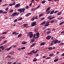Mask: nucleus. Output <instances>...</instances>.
I'll list each match as a JSON object with an SVG mask.
<instances>
[{"instance_id": "8", "label": "nucleus", "mask_w": 64, "mask_h": 64, "mask_svg": "<svg viewBox=\"0 0 64 64\" xmlns=\"http://www.w3.org/2000/svg\"><path fill=\"white\" fill-rule=\"evenodd\" d=\"M2 50H3L5 49V48L4 47V46H0V49H1Z\"/></svg>"}, {"instance_id": "29", "label": "nucleus", "mask_w": 64, "mask_h": 64, "mask_svg": "<svg viewBox=\"0 0 64 64\" xmlns=\"http://www.w3.org/2000/svg\"><path fill=\"white\" fill-rule=\"evenodd\" d=\"M45 2H46V1L44 0L42 2V4H43L44 3H45Z\"/></svg>"}, {"instance_id": "31", "label": "nucleus", "mask_w": 64, "mask_h": 64, "mask_svg": "<svg viewBox=\"0 0 64 64\" xmlns=\"http://www.w3.org/2000/svg\"><path fill=\"white\" fill-rule=\"evenodd\" d=\"M55 18V16L52 17L50 18L49 20H51V19H53V18Z\"/></svg>"}, {"instance_id": "60", "label": "nucleus", "mask_w": 64, "mask_h": 64, "mask_svg": "<svg viewBox=\"0 0 64 64\" xmlns=\"http://www.w3.org/2000/svg\"><path fill=\"white\" fill-rule=\"evenodd\" d=\"M43 58H46V56H44L42 57Z\"/></svg>"}, {"instance_id": "61", "label": "nucleus", "mask_w": 64, "mask_h": 64, "mask_svg": "<svg viewBox=\"0 0 64 64\" xmlns=\"http://www.w3.org/2000/svg\"><path fill=\"white\" fill-rule=\"evenodd\" d=\"M49 25V24H47L45 25V26H48V25Z\"/></svg>"}, {"instance_id": "56", "label": "nucleus", "mask_w": 64, "mask_h": 64, "mask_svg": "<svg viewBox=\"0 0 64 64\" xmlns=\"http://www.w3.org/2000/svg\"><path fill=\"white\" fill-rule=\"evenodd\" d=\"M54 22V21L52 20L50 22V23H53Z\"/></svg>"}, {"instance_id": "2", "label": "nucleus", "mask_w": 64, "mask_h": 64, "mask_svg": "<svg viewBox=\"0 0 64 64\" xmlns=\"http://www.w3.org/2000/svg\"><path fill=\"white\" fill-rule=\"evenodd\" d=\"M31 25L32 27H33V26H36V22H33L31 24Z\"/></svg>"}, {"instance_id": "62", "label": "nucleus", "mask_w": 64, "mask_h": 64, "mask_svg": "<svg viewBox=\"0 0 64 64\" xmlns=\"http://www.w3.org/2000/svg\"><path fill=\"white\" fill-rule=\"evenodd\" d=\"M21 50V48H19L18 49V50Z\"/></svg>"}, {"instance_id": "33", "label": "nucleus", "mask_w": 64, "mask_h": 64, "mask_svg": "<svg viewBox=\"0 0 64 64\" xmlns=\"http://www.w3.org/2000/svg\"><path fill=\"white\" fill-rule=\"evenodd\" d=\"M64 22H63L60 23L59 24L60 25H62V24H64Z\"/></svg>"}, {"instance_id": "17", "label": "nucleus", "mask_w": 64, "mask_h": 64, "mask_svg": "<svg viewBox=\"0 0 64 64\" xmlns=\"http://www.w3.org/2000/svg\"><path fill=\"white\" fill-rule=\"evenodd\" d=\"M27 42H26L24 41L22 42V44H27Z\"/></svg>"}, {"instance_id": "43", "label": "nucleus", "mask_w": 64, "mask_h": 64, "mask_svg": "<svg viewBox=\"0 0 64 64\" xmlns=\"http://www.w3.org/2000/svg\"><path fill=\"white\" fill-rule=\"evenodd\" d=\"M7 13V12H2V14H6Z\"/></svg>"}, {"instance_id": "23", "label": "nucleus", "mask_w": 64, "mask_h": 64, "mask_svg": "<svg viewBox=\"0 0 64 64\" xmlns=\"http://www.w3.org/2000/svg\"><path fill=\"white\" fill-rule=\"evenodd\" d=\"M53 56H54V54H49V56L52 57Z\"/></svg>"}, {"instance_id": "59", "label": "nucleus", "mask_w": 64, "mask_h": 64, "mask_svg": "<svg viewBox=\"0 0 64 64\" xmlns=\"http://www.w3.org/2000/svg\"><path fill=\"white\" fill-rule=\"evenodd\" d=\"M50 57H48L46 59H50Z\"/></svg>"}, {"instance_id": "48", "label": "nucleus", "mask_w": 64, "mask_h": 64, "mask_svg": "<svg viewBox=\"0 0 64 64\" xmlns=\"http://www.w3.org/2000/svg\"><path fill=\"white\" fill-rule=\"evenodd\" d=\"M31 52H32V53H33L34 54V52H35V50H32Z\"/></svg>"}, {"instance_id": "47", "label": "nucleus", "mask_w": 64, "mask_h": 64, "mask_svg": "<svg viewBox=\"0 0 64 64\" xmlns=\"http://www.w3.org/2000/svg\"><path fill=\"white\" fill-rule=\"evenodd\" d=\"M36 36V34H34V37H33L34 38H36V37H35Z\"/></svg>"}, {"instance_id": "45", "label": "nucleus", "mask_w": 64, "mask_h": 64, "mask_svg": "<svg viewBox=\"0 0 64 64\" xmlns=\"http://www.w3.org/2000/svg\"><path fill=\"white\" fill-rule=\"evenodd\" d=\"M27 25H28V24H23V26H26Z\"/></svg>"}, {"instance_id": "52", "label": "nucleus", "mask_w": 64, "mask_h": 64, "mask_svg": "<svg viewBox=\"0 0 64 64\" xmlns=\"http://www.w3.org/2000/svg\"><path fill=\"white\" fill-rule=\"evenodd\" d=\"M40 5L38 6L36 8V9H38V8H39L40 7Z\"/></svg>"}, {"instance_id": "4", "label": "nucleus", "mask_w": 64, "mask_h": 64, "mask_svg": "<svg viewBox=\"0 0 64 64\" xmlns=\"http://www.w3.org/2000/svg\"><path fill=\"white\" fill-rule=\"evenodd\" d=\"M36 36H38L36 38V39H37L39 37V33L38 32L36 34Z\"/></svg>"}, {"instance_id": "34", "label": "nucleus", "mask_w": 64, "mask_h": 64, "mask_svg": "<svg viewBox=\"0 0 64 64\" xmlns=\"http://www.w3.org/2000/svg\"><path fill=\"white\" fill-rule=\"evenodd\" d=\"M18 12H20H20L21 11V8L18 9Z\"/></svg>"}, {"instance_id": "1", "label": "nucleus", "mask_w": 64, "mask_h": 64, "mask_svg": "<svg viewBox=\"0 0 64 64\" xmlns=\"http://www.w3.org/2000/svg\"><path fill=\"white\" fill-rule=\"evenodd\" d=\"M28 35H29L30 38H32L33 36V32H30L28 34Z\"/></svg>"}, {"instance_id": "10", "label": "nucleus", "mask_w": 64, "mask_h": 64, "mask_svg": "<svg viewBox=\"0 0 64 64\" xmlns=\"http://www.w3.org/2000/svg\"><path fill=\"white\" fill-rule=\"evenodd\" d=\"M58 41V40H54V44H56V43H57V42Z\"/></svg>"}, {"instance_id": "19", "label": "nucleus", "mask_w": 64, "mask_h": 64, "mask_svg": "<svg viewBox=\"0 0 64 64\" xmlns=\"http://www.w3.org/2000/svg\"><path fill=\"white\" fill-rule=\"evenodd\" d=\"M17 13V12H14V13L12 15V16H15V15H16V14Z\"/></svg>"}, {"instance_id": "24", "label": "nucleus", "mask_w": 64, "mask_h": 64, "mask_svg": "<svg viewBox=\"0 0 64 64\" xmlns=\"http://www.w3.org/2000/svg\"><path fill=\"white\" fill-rule=\"evenodd\" d=\"M54 42V41H52L51 42L52 43L50 44V45L52 46V45H53V44H54V42Z\"/></svg>"}, {"instance_id": "6", "label": "nucleus", "mask_w": 64, "mask_h": 64, "mask_svg": "<svg viewBox=\"0 0 64 64\" xmlns=\"http://www.w3.org/2000/svg\"><path fill=\"white\" fill-rule=\"evenodd\" d=\"M20 6V4H16L15 6V8H18V7H19Z\"/></svg>"}, {"instance_id": "54", "label": "nucleus", "mask_w": 64, "mask_h": 64, "mask_svg": "<svg viewBox=\"0 0 64 64\" xmlns=\"http://www.w3.org/2000/svg\"><path fill=\"white\" fill-rule=\"evenodd\" d=\"M59 11V10H56V11H55L54 12V14L56 13L57 12H58Z\"/></svg>"}, {"instance_id": "42", "label": "nucleus", "mask_w": 64, "mask_h": 64, "mask_svg": "<svg viewBox=\"0 0 64 64\" xmlns=\"http://www.w3.org/2000/svg\"><path fill=\"white\" fill-rule=\"evenodd\" d=\"M17 19H15L14 21V22H16L17 21Z\"/></svg>"}, {"instance_id": "36", "label": "nucleus", "mask_w": 64, "mask_h": 64, "mask_svg": "<svg viewBox=\"0 0 64 64\" xmlns=\"http://www.w3.org/2000/svg\"><path fill=\"white\" fill-rule=\"evenodd\" d=\"M16 32H17L14 31V32H13L12 34H13V35H14V34H16Z\"/></svg>"}, {"instance_id": "53", "label": "nucleus", "mask_w": 64, "mask_h": 64, "mask_svg": "<svg viewBox=\"0 0 64 64\" xmlns=\"http://www.w3.org/2000/svg\"><path fill=\"white\" fill-rule=\"evenodd\" d=\"M40 5L38 6L36 8V9H38V8H39L40 7Z\"/></svg>"}, {"instance_id": "64", "label": "nucleus", "mask_w": 64, "mask_h": 64, "mask_svg": "<svg viewBox=\"0 0 64 64\" xmlns=\"http://www.w3.org/2000/svg\"><path fill=\"white\" fill-rule=\"evenodd\" d=\"M19 12H16V15H19Z\"/></svg>"}, {"instance_id": "25", "label": "nucleus", "mask_w": 64, "mask_h": 64, "mask_svg": "<svg viewBox=\"0 0 64 64\" xmlns=\"http://www.w3.org/2000/svg\"><path fill=\"white\" fill-rule=\"evenodd\" d=\"M61 14H62V12H60L58 13L57 15H61Z\"/></svg>"}, {"instance_id": "5", "label": "nucleus", "mask_w": 64, "mask_h": 64, "mask_svg": "<svg viewBox=\"0 0 64 64\" xmlns=\"http://www.w3.org/2000/svg\"><path fill=\"white\" fill-rule=\"evenodd\" d=\"M25 10V8H21V11L20 12V13H22V12H24V11Z\"/></svg>"}, {"instance_id": "50", "label": "nucleus", "mask_w": 64, "mask_h": 64, "mask_svg": "<svg viewBox=\"0 0 64 64\" xmlns=\"http://www.w3.org/2000/svg\"><path fill=\"white\" fill-rule=\"evenodd\" d=\"M34 20H35V17H34L32 20V21H34Z\"/></svg>"}, {"instance_id": "11", "label": "nucleus", "mask_w": 64, "mask_h": 64, "mask_svg": "<svg viewBox=\"0 0 64 64\" xmlns=\"http://www.w3.org/2000/svg\"><path fill=\"white\" fill-rule=\"evenodd\" d=\"M12 48V47L11 46L8 48H6V51H9V50H10Z\"/></svg>"}, {"instance_id": "14", "label": "nucleus", "mask_w": 64, "mask_h": 64, "mask_svg": "<svg viewBox=\"0 0 64 64\" xmlns=\"http://www.w3.org/2000/svg\"><path fill=\"white\" fill-rule=\"evenodd\" d=\"M50 7L48 8L46 10V12H48V11L49 10H50Z\"/></svg>"}, {"instance_id": "58", "label": "nucleus", "mask_w": 64, "mask_h": 64, "mask_svg": "<svg viewBox=\"0 0 64 64\" xmlns=\"http://www.w3.org/2000/svg\"><path fill=\"white\" fill-rule=\"evenodd\" d=\"M32 54V52H30V53H29L28 54L29 55H30V54Z\"/></svg>"}, {"instance_id": "46", "label": "nucleus", "mask_w": 64, "mask_h": 64, "mask_svg": "<svg viewBox=\"0 0 64 64\" xmlns=\"http://www.w3.org/2000/svg\"><path fill=\"white\" fill-rule=\"evenodd\" d=\"M5 10V11H8V8H6Z\"/></svg>"}, {"instance_id": "32", "label": "nucleus", "mask_w": 64, "mask_h": 64, "mask_svg": "<svg viewBox=\"0 0 64 64\" xmlns=\"http://www.w3.org/2000/svg\"><path fill=\"white\" fill-rule=\"evenodd\" d=\"M7 34V32H4L2 33V34Z\"/></svg>"}, {"instance_id": "30", "label": "nucleus", "mask_w": 64, "mask_h": 64, "mask_svg": "<svg viewBox=\"0 0 64 64\" xmlns=\"http://www.w3.org/2000/svg\"><path fill=\"white\" fill-rule=\"evenodd\" d=\"M43 14H40L39 15V17H42L43 16Z\"/></svg>"}, {"instance_id": "38", "label": "nucleus", "mask_w": 64, "mask_h": 64, "mask_svg": "<svg viewBox=\"0 0 64 64\" xmlns=\"http://www.w3.org/2000/svg\"><path fill=\"white\" fill-rule=\"evenodd\" d=\"M21 49L22 50H23L24 49H25V47H24L21 48Z\"/></svg>"}, {"instance_id": "35", "label": "nucleus", "mask_w": 64, "mask_h": 64, "mask_svg": "<svg viewBox=\"0 0 64 64\" xmlns=\"http://www.w3.org/2000/svg\"><path fill=\"white\" fill-rule=\"evenodd\" d=\"M45 22H43L41 24V25H43V24H45Z\"/></svg>"}, {"instance_id": "57", "label": "nucleus", "mask_w": 64, "mask_h": 64, "mask_svg": "<svg viewBox=\"0 0 64 64\" xmlns=\"http://www.w3.org/2000/svg\"><path fill=\"white\" fill-rule=\"evenodd\" d=\"M19 33L18 32L17 33H16L15 34V35H18V34H19Z\"/></svg>"}, {"instance_id": "51", "label": "nucleus", "mask_w": 64, "mask_h": 64, "mask_svg": "<svg viewBox=\"0 0 64 64\" xmlns=\"http://www.w3.org/2000/svg\"><path fill=\"white\" fill-rule=\"evenodd\" d=\"M7 57L9 58H11V56H10V55H8L7 56Z\"/></svg>"}, {"instance_id": "55", "label": "nucleus", "mask_w": 64, "mask_h": 64, "mask_svg": "<svg viewBox=\"0 0 64 64\" xmlns=\"http://www.w3.org/2000/svg\"><path fill=\"white\" fill-rule=\"evenodd\" d=\"M8 64H12V62H8Z\"/></svg>"}, {"instance_id": "13", "label": "nucleus", "mask_w": 64, "mask_h": 64, "mask_svg": "<svg viewBox=\"0 0 64 64\" xmlns=\"http://www.w3.org/2000/svg\"><path fill=\"white\" fill-rule=\"evenodd\" d=\"M58 58H57L56 59H55L54 60V62H57V61H58Z\"/></svg>"}, {"instance_id": "9", "label": "nucleus", "mask_w": 64, "mask_h": 64, "mask_svg": "<svg viewBox=\"0 0 64 64\" xmlns=\"http://www.w3.org/2000/svg\"><path fill=\"white\" fill-rule=\"evenodd\" d=\"M31 13H28L26 14L25 16V17H28V16H29L30 15H31Z\"/></svg>"}, {"instance_id": "18", "label": "nucleus", "mask_w": 64, "mask_h": 64, "mask_svg": "<svg viewBox=\"0 0 64 64\" xmlns=\"http://www.w3.org/2000/svg\"><path fill=\"white\" fill-rule=\"evenodd\" d=\"M54 10H52L51 12L50 13V14H53V13H54Z\"/></svg>"}, {"instance_id": "26", "label": "nucleus", "mask_w": 64, "mask_h": 64, "mask_svg": "<svg viewBox=\"0 0 64 64\" xmlns=\"http://www.w3.org/2000/svg\"><path fill=\"white\" fill-rule=\"evenodd\" d=\"M14 11V10H10L9 12V13H12V12H13Z\"/></svg>"}, {"instance_id": "37", "label": "nucleus", "mask_w": 64, "mask_h": 64, "mask_svg": "<svg viewBox=\"0 0 64 64\" xmlns=\"http://www.w3.org/2000/svg\"><path fill=\"white\" fill-rule=\"evenodd\" d=\"M50 13V11L49 10L46 12V14H49Z\"/></svg>"}, {"instance_id": "27", "label": "nucleus", "mask_w": 64, "mask_h": 64, "mask_svg": "<svg viewBox=\"0 0 64 64\" xmlns=\"http://www.w3.org/2000/svg\"><path fill=\"white\" fill-rule=\"evenodd\" d=\"M7 42V40H4L3 42V44H4L5 43H6Z\"/></svg>"}, {"instance_id": "39", "label": "nucleus", "mask_w": 64, "mask_h": 64, "mask_svg": "<svg viewBox=\"0 0 64 64\" xmlns=\"http://www.w3.org/2000/svg\"><path fill=\"white\" fill-rule=\"evenodd\" d=\"M36 9H35L34 8H33V9H32V11H35V10H36Z\"/></svg>"}, {"instance_id": "63", "label": "nucleus", "mask_w": 64, "mask_h": 64, "mask_svg": "<svg viewBox=\"0 0 64 64\" xmlns=\"http://www.w3.org/2000/svg\"><path fill=\"white\" fill-rule=\"evenodd\" d=\"M63 18H58V19H59V20H61V19H63Z\"/></svg>"}, {"instance_id": "41", "label": "nucleus", "mask_w": 64, "mask_h": 64, "mask_svg": "<svg viewBox=\"0 0 64 64\" xmlns=\"http://www.w3.org/2000/svg\"><path fill=\"white\" fill-rule=\"evenodd\" d=\"M3 11H4L3 10H0V13H2L3 12Z\"/></svg>"}, {"instance_id": "44", "label": "nucleus", "mask_w": 64, "mask_h": 64, "mask_svg": "<svg viewBox=\"0 0 64 64\" xmlns=\"http://www.w3.org/2000/svg\"><path fill=\"white\" fill-rule=\"evenodd\" d=\"M22 19H23V18L21 17V18H20L18 20V21H20V20H22Z\"/></svg>"}, {"instance_id": "21", "label": "nucleus", "mask_w": 64, "mask_h": 64, "mask_svg": "<svg viewBox=\"0 0 64 64\" xmlns=\"http://www.w3.org/2000/svg\"><path fill=\"white\" fill-rule=\"evenodd\" d=\"M22 36V34H20L18 35V38H19V37H21Z\"/></svg>"}, {"instance_id": "22", "label": "nucleus", "mask_w": 64, "mask_h": 64, "mask_svg": "<svg viewBox=\"0 0 64 64\" xmlns=\"http://www.w3.org/2000/svg\"><path fill=\"white\" fill-rule=\"evenodd\" d=\"M50 33H51V31L50 30H49L47 32V34H49Z\"/></svg>"}, {"instance_id": "20", "label": "nucleus", "mask_w": 64, "mask_h": 64, "mask_svg": "<svg viewBox=\"0 0 64 64\" xmlns=\"http://www.w3.org/2000/svg\"><path fill=\"white\" fill-rule=\"evenodd\" d=\"M14 52L13 51L12 52H10L9 54H11V55H13V54H14Z\"/></svg>"}, {"instance_id": "40", "label": "nucleus", "mask_w": 64, "mask_h": 64, "mask_svg": "<svg viewBox=\"0 0 64 64\" xmlns=\"http://www.w3.org/2000/svg\"><path fill=\"white\" fill-rule=\"evenodd\" d=\"M38 51V50H36V51L35 52H34V54H35V53H37Z\"/></svg>"}, {"instance_id": "49", "label": "nucleus", "mask_w": 64, "mask_h": 64, "mask_svg": "<svg viewBox=\"0 0 64 64\" xmlns=\"http://www.w3.org/2000/svg\"><path fill=\"white\" fill-rule=\"evenodd\" d=\"M34 41H35V40H34V39L31 40V41H32V42H34Z\"/></svg>"}, {"instance_id": "28", "label": "nucleus", "mask_w": 64, "mask_h": 64, "mask_svg": "<svg viewBox=\"0 0 64 64\" xmlns=\"http://www.w3.org/2000/svg\"><path fill=\"white\" fill-rule=\"evenodd\" d=\"M48 49H49V50H51L52 49V47H50L48 48Z\"/></svg>"}, {"instance_id": "3", "label": "nucleus", "mask_w": 64, "mask_h": 64, "mask_svg": "<svg viewBox=\"0 0 64 64\" xmlns=\"http://www.w3.org/2000/svg\"><path fill=\"white\" fill-rule=\"evenodd\" d=\"M15 4H16V3H15V2H14L13 4H9V6H12L15 5Z\"/></svg>"}, {"instance_id": "16", "label": "nucleus", "mask_w": 64, "mask_h": 64, "mask_svg": "<svg viewBox=\"0 0 64 64\" xmlns=\"http://www.w3.org/2000/svg\"><path fill=\"white\" fill-rule=\"evenodd\" d=\"M45 44V42H44L43 43H41L40 45L41 46H42V45H44Z\"/></svg>"}, {"instance_id": "12", "label": "nucleus", "mask_w": 64, "mask_h": 64, "mask_svg": "<svg viewBox=\"0 0 64 64\" xmlns=\"http://www.w3.org/2000/svg\"><path fill=\"white\" fill-rule=\"evenodd\" d=\"M37 59L36 58H34L33 60V62H36L37 61Z\"/></svg>"}, {"instance_id": "15", "label": "nucleus", "mask_w": 64, "mask_h": 64, "mask_svg": "<svg viewBox=\"0 0 64 64\" xmlns=\"http://www.w3.org/2000/svg\"><path fill=\"white\" fill-rule=\"evenodd\" d=\"M36 45V44L35 43H34L33 44H32L30 46V47H33L34 46H35Z\"/></svg>"}, {"instance_id": "7", "label": "nucleus", "mask_w": 64, "mask_h": 64, "mask_svg": "<svg viewBox=\"0 0 64 64\" xmlns=\"http://www.w3.org/2000/svg\"><path fill=\"white\" fill-rule=\"evenodd\" d=\"M51 36H47L46 38V39H47V40H49L50 38H51Z\"/></svg>"}]
</instances>
